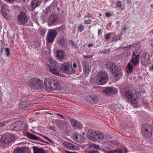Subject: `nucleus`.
I'll return each instance as SVG.
<instances>
[{
    "label": "nucleus",
    "instance_id": "f257e3e1",
    "mask_svg": "<svg viewBox=\"0 0 153 153\" xmlns=\"http://www.w3.org/2000/svg\"><path fill=\"white\" fill-rule=\"evenodd\" d=\"M45 89L47 91L58 90L62 88V86L60 82L57 79L47 78L44 80Z\"/></svg>",
    "mask_w": 153,
    "mask_h": 153
},
{
    "label": "nucleus",
    "instance_id": "f03ea898",
    "mask_svg": "<svg viewBox=\"0 0 153 153\" xmlns=\"http://www.w3.org/2000/svg\"><path fill=\"white\" fill-rule=\"evenodd\" d=\"M87 136L88 138L94 142L102 140L105 136L102 133L99 132H96L91 129L87 130Z\"/></svg>",
    "mask_w": 153,
    "mask_h": 153
},
{
    "label": "nucleus",
    "instance_id": "7ed1b4c3",
    "mask_svg": "<svg viewBox=\"0 0 153 153\" xmlns=\"http://www.w3.org/2000/svg\"><path fill=\"white\" fill-rule=\"evenodd\" d=\"M57 35L56 31L54 30H49L48 33L47 35L46 38L47 41L48 43L47 44V47L44 48L45 51L47 53H50V47L48 45L49 43L53 42Z\"/></svg>",
    "mask_w": 153,
    "mask_h": 153
},
{
    "label": "nucleus",
    "instance_id": "20e7f679",
    "mask_svg": "<svg viewBox=\"0 0 153 153\" xmlns=\"http://www.w3.org/2000/svg\"><path fill=\"white\" fill-rule=\"evenodd\" d=\"M48 67L50 72L58 76L60 71L59 65L58 63L54 61L52 58L50 59Z\"/></svg>",
    "mask_w": 153,
    "mask_h": 153
},
{
    "label": "nucleus",
    "instance_id": "39448f33",
    "mask_svg": "<svg viewBox=\"0 0 153 153\" xmlns=\"http://www.w3.org/2000/svg\"><path fill=\"white\" fill-rule=\"evenodd\" d=\"M141 131L142 136L144 137L149 138L152 135V127L149 124H144L142 127Z\"/></svg>",
    "mask_w": 153,
    "mask_h": 153
},
{
    "label": "nucleus",
    "instance_id": "423d86ee",
    "mask_svg": "<svg viewBox=\"0 0 153 153\" xmlns=\"http://www.w3.org/2000/svg\"><path fill=\"white\" fill-rule=\"evenodd\" d=\"M108 78V74L106 72H101L97 74L95 81L98 85H102L107 82Z\"/></svg>",
    "mask_w": 153,
    "mask_h": 153
},
{
    "label": "nucleus",
    "instance_id": "0eeeda50",
    "mask_svg": "<svg viewBox=\"0 0 153 153\" xmlns=\"http://www.w3.org/2000/svg\"><path fill=\"white\" fill-rule=\"evenodd\" d=\"M139 54L136 56L135 60H134V58H132L131 61L128 64L126 67V72L127 73L129 74L132 71L133 66L139 62Z\"/></svg>",
    "mask_w": 153,
    "mask_h": 153
},
{
    "label": "nucleus",
    "instance_id": "6e6552de",
    "mask_svg": "<svg viewBox=\"0 0 153 153\" xmlns=\"http://www.w3.org/2000/svg\"><path fill=\"white\" fill-rule=\"evenodd\" d=\"M15 137L14 135L12 134L10 135L6 134L3 135L1 138V141L2 143L7 144L13 140Z\"/></svg>",
    "mask_w": 153,
    "mask_h": 153
},
{
    "label": "nucleus",
    "instance_id": "1a4fd4ad",
    "mask_svg": "<svg viewBox=\"0 0 153 153\" xmlns=\"http://www.w3.org/2000/svg\"><path fill=\"white\" fill-rule=\"evenodd\" d=\"M126 97L128 101L132 104H136L137 102V96L133 94L132 92L131 91H127L126 93Z\"/></svg>",
    "mask_w": 153,
    "mask_h": 153
},
{
    "label": "nucleus",
    "instance_id": "9d476101",
    "mask_svg": "<svg viewBox=\"0 0 153 153\" xmlns=\"http://www.w3.org/2000/svg\"><path fill=\"white\" fill-rule=\"evenodd\" d=\"M71 64L69 63H64L61 67L62 70L65 73H74L75 71L72 69Z\"/></svg>",
    "mask_w": 153,
    "mask_h": 153
},
{
    "label": "nucleus",
    "instance_id": "9b49d317",
    "mask_svg": "<svg viewBox=\"0 0 153 153\" xmlns=\"http://www.w3.org/2000/svg\"><path fill=\"white\" fill-rule=\"evenodd\" d=\"M86 100L87 102H90L92 104L98 103L100 100L98 96L95 94L88 96L86 98Z\"/></svg>",
    "mask_w": 153,
    "mask_h": 153
},
{
    "label": "nucleus",
    "instance_id": "f8f14e48",
    "mask_svg": "<svg viewBox=\"0 0 153 153\" xmlns=\"http://www.w3.org/2000/svg\"><path fill=\"white\" fill-rule=\"evenodd\" d=\"M18 19L22 24L24 25L27 22L28 18L25 13L21 12L18 15Z\"/></svg>",
    "mask_w": 153,
    "mask_h": 153
},
{
    "label": "nucleus",
    "instance_id": "ddd939ff",
    "mask_svg": "<svg viewBox=\"0 0 153 153\" xmlns=\"http://www.w3.org/2000/svg\"><path fill=\"white\" fill-rule=\"evenodd\" d=\"M103 92L106 95L109 96L116 93L117 92V90L111 87H108L104 89Z\"/></svg>",
    "mask_w": 153,
    "mask_h": 153
},
{
    "label": "nucleus",
    "instance_id": "4468645a",
    "mask_svg": "<svg viewBox=\"0 0 153 153\" xmlns=\"http://www.w3.org/2000/svg\"><path fill=\"white\" fill-rule=\"evenodd\" d=\"M41 2V0H33L30 2V5L29 9L30 11H33L35 8L38 7Z\"/></svg>",
    "mask_w": 153,
    "mask_h": 153
},
{
    "label": "nucleus",
    "instance_id": "2eb2a0df",
    "mask_svg": "<svg viewBox=\"0 0 153 153\" xmlns=\"http://www.w3.org/2000/svg\"><path fill=\"white\" fill-rule=\"evenodd\" d=\"M21 122H17L13 123L10 126L11 130L14 131H19L21 130Z\"/></svg>",
    "mask_w": 153,
    "mask_h": 153
},
{
    "label": "nucleus",
    "instance_id": "dca6fc26",
    "mask_svg": "<svg viewBox=\"0 0 153 153\" xmlns=\"http://www.w3.org/2000/svg\"><path fill=\"white\" fill-rule=\"evenodd\" d=\"M41 81L39 79L34 78L31 79L30 80L29 85L33 88H35L40 85Z\"/></svg>",
    "mask_w": 153,
    "mask_h": 153
},
{
    "label": "nucleus",
    "instance_id": "f3484780",
    "mask_svg": "<svg viewBox=\"0 0 153 153\" xmlns=\"http://www.w3.org/2000/svg\"><path fill=\"white\" fill-rule=\"evenodd\" d=\"M117 67L116 65L112 62H108L106 63L105 68L107 70L111 72L113 71Z\"/></svg>",
    "mask_w": 153,
    "mask_h": 153
},
{
    "label": "nucleus",
    "instance_id": "a211bd4d",
    "mask_svg": "<svg viewBox=\"0 0 153 153\" xmlns=\"http://www.w3.org/2000/svg\"><path fill=\"white\" fill-rule=\"evenodd\" d=\"M83 71L86 74H88L90 72L91 67L89 64L86 62H82Z\"/></svg>",
    "mask_w": 153,
    "mask_h": 153
},
{
    "label": "nucleus",
    "instance_id": "6ab92c4d",
    "mask_svg": "<svg viewBox=\"0 0 153 153\" xmlns=\"http://www.w3.org/2000/svg\"><path fill=\"white\" fill-rule=\"evenodd\" d=\"M2 13L3 16L6 19H7V16L9 13V10L8 9V6L7 5H4L1 8Z\"/></svg>",
    "mask_w": 153,
    "mask_h": 153
},
{
    "label": "nucleus",
    "instance_id": "aec40b11",
    "mask_svg": "<svg viewBox=\"0 0 153 153\" xmlns=\"http://www.w3.org/2000/svg\"><path fill=\"white\" fill-rule=\"evenodd\" d=\"M70 123L75 129L80 128L81 127V124L74 119H71Z\"/></svg>",
    "mask_w": 153,
    "mask_h": 153
},
{
    "label": "nucleus",
    "instance_id": "412c9836",
    "mask_svg": "<svg viewBox=\"0 0 153 153\" xmlns=\"http://www.w3.org/2000/svg\"><path fill=\"white\" fill-rule=\"evenodd\" d=\"M63 144L65 147L69 149L74 150L76 147V146L68 142L65 141L64 142Z\"/></svg>",
    "mask_w": 153,
    "mask_h": 153
},
{
    "label": "nucleus",
    "instance_id": "4be33fe9",
    "mask_svg": "<svg viewBox=\"0 0 153 153\" xmlns=\"http://www.w3.org/2000/svg\"><path fill=\"white\" fill-rule=\"evenodd\" d=\"M30 46L32 48L38 50L40 46V44L37 41H33L30 42Z\"/></svg>",
    "mask_w": 153,
    "mask_h": 153
},
{
    "label": "nucleus",
    "instance_id": "5701e85b",
    "mask_svg": "<svg viewBox=\"0 0 153 153\" xmlns=\"http://www.w3.org/2000/svg\"><path fill=\"white\" fill-rule=\"evenodd\" d=\"M58 42L59 44L62 45L63 47L65 48L67 46V39L64 37L61 38L59 40Z\"/></svg>",
    "mask_w": 153,
    "mask_h": 153
},
{
    "label": "nucleus",
    "instance_id": "b1692460",
    "mask_svg": "<svg viewBox=\"0 0 153 153\" xmlns=\"http://www.w3.org/2000/svg\"><path fill=\"white\" fill-rule=\"evenodd\" d=\"M57 17L55 16H51L48 20V25L51 26L56 22Z\"/></svg>",
    "mask_w": 153,
    "mask_h": 153
},
{
    "label": "nucleus",
    "instance_id": "393cba45",
    "mask_svg": "<svg viewBox=\"0 0 153 153\" xmlns=\"http://www.w3.org/2000/svg\"><path fill=\"white\" fill-rule=\"evenodd\" d=\"M33 153H45V150L40 148L37 146H33L32 147Z\"/></svg>",
    "mask_w": 153,
    "mask_h": 153
},
{
    "label": "nucleus",
    "instance_id": "a878e982",
    "mask_svg": "<svg viewBox=\"0 0 153 153\" xmlns=\"http://www.w3.org/2000/svg\"><path fill=\"white\" fill-rule=\"evenodd\" d=\"M121 70L119 69L117 67L116 68V69H114V71L111 72L116 78H117L118 77V76L121 74Z\"/></svg>",
    "mask_w": 153,
    "mask_h": 153
},
{
    "label": "nucleus",
    "instance_id": "bb28decb",
    "mask_svg": "<svg viewBox=\"0 0 153 153\" xmlns=\"http://www.w3.org/2000/svg\"><path fill=\"white\" fill-rule=\"evenodd\" d=\"M26 136L29 138L33 140H39L40 139V138L39 137L30 133H27Z\"/></svg>",
    "mask_w": 153,
    "mask_h": 153
},
{
    "label": "nucleus",
    "instance_id": "cd10ccee",
    "mask_svg": "<svg viewBox=\"0 0 153 153\" xmlns=\"http://www.w3.org/2000/svg\"><path fill=\"white\" fill-rule=\"evenodd\" d=\"M26 149L25 148L23 147L18 148L15 150V153H25Z\"/></svg>",
    "mask_w": 153,
    "mask_h": 153
},
{
    "label": "nucleus",
    "instance_id": "c85d7f7f",
    "mask_svg": "<svg viewBox=\"0 0 153 153\" xmlns=\"http://www.w3.org/2000/svg\"><path fill=\"white\" fill-rule=\"evenodd\" d=\"M127 152V150L126 149L125 153ZM106 153H124L123 151L120 149L113 150L111 151H108Z\"/></svg>",
    "mask_w": 153,
    "mask_h": 153
},
{
    "label": "nucleus",
    "instance_id": "c756f323",
    "mask_svg": "<svg viewBox=\"0 0 153 153\" xmlns=\"http://www.w3.org/2000/svg\"><path fill=\"white\" fill-rule=\"evenodd\" d=\"M64 54L63 51L61 50H59L56 52V57L59 59H62L64 56Z\"/></svg>",
    "mask_w": 153,
    "mask_h": 153
},
{
    "label": "nucleus",
    "instance_id": "7c9ffc66",
    "mask_svg": "<svg viewBox=\"0 0 153 153\" xmlns=\"http://www.w3.org/2000/svg\"><path fill=\"white\" fill-rule=\"evenodd\" d=\"M137 45V44L136 43H133L131 45H129L128 46H127L126 47H124L125 48H127L128 49H131L133 48Z\"/></svg>",
    "mask_w": 153,
    "mask_h": 153
},
{
    "label": "nucleus",
    "instance_id": "2f4dec72",
    "mask_svg": "<svg viewBox=\"0 0 153 153\" xmlns=\"http://www.w3.org/2000/svg\"><path fill=\"white\" fill-rule=\"evenodd\" d=\"M116 6L117 7L121 9H122L123 8L121 5V1H118L116 3Z\"/></svg>",
    "mask_w": 153,
    "mask_h": 153
},
{
    "label": "nucleus",
    "instance_id": "473e14b6",
    "mask_svg": "<svg viewBox=\"0 0 153 153\" xmlns=\"http://www.w3.org/2000/svg\"><path fill=\"white\" fill-rule=\"evenodd\" d=\"M90 146L91 147H93L94 149H95L96 150H100V147L97 145L96 144H91Z\"/></svg>",
    "mask_w": 153,
    "mask_h": 153
},
{
    "label": "nucleus",
    "instance_id": "72a5a7b5",
    "mask_svg": "<svg viewBox=\"0 0 153 153\" xmlns=\"http://www.w3.org/2000/svg\"><path fill=\"white\" fill-rule=\"evenodd\" d=\"M41 136L44 138L46 139V140L50 142L51 143H53V142L52 141V140H51L50 138H49L48 137L45 136L43 134H41Z\"/></svg>",
    "mask_w": 153,
    "mask_h": 153
},
{
    "label": "nucleus",
    "instance_id": "f704fd0d",
    "mask_svg": "<svg viewBox=\"0 0 153 153\" xmlns=\"http://www.w3.org/2000/svg\"><path fill=\"white\" fill-rule=\"evenodd\" d=\"M84 29V26L82 25H79V26L78 30L79 32H81Z\"/></svg>",
    "mask_w": 153,
    "mask_h": 153
},
{
    "label": "nucleus",
    "instance_id": "c9c22d12",
    "mask_svg": "<svg viewBox=\"0 0 153 153\" xmlns=\"http://www.w3.org/2000/svg\"><path fill=\"white\" fill-rule=\"evenodd\" d=\"M40 33H41V34L42 35L44 34L46 32V30L45 28H41L40 29Z\"/></svg>",
    "mask_w": 153,
    "mask_h": 153
},
{
    "label": "nucleus",
    "instance_id": "e433bc0d",
    "mask_svg": "<svg viewBox=\"0 0 153 153\" xmlns=\"http://www.w3.org/2000/svg\"><path fill=\"white\" fill-rule=\"evenodd\" d=\"M5 51L6 53V55L8 57L10 54V50L8 48H6L5 49Z\"/></svg>",
    "mask_w": 153,
    "mask_h": 153
},
{
    "label": "nucleus",
    "instance_id": "4c0bfd02",
    "mask_svg": "<svg viewBox=\"0 0 153 153\" xmlns=\"http://www.w3.org/2000/svg\"><path fill=\"white\" fill-rule=\"evenodd\" d=\"M111 35V33H109L106 34L105 36V39L107 41L109 39Z\"/></svg>",
    "mask_w": 153,
    "mask_h": 153
},
{
    "label": "nucleus",
    "instance_id": "58836bf2",
    "mask_svg": "<svg viewBox=\"0 0 153 153\" xmlns=\"http://www.w3.org/2000/svg\"><path fill=\"white\" fill-rule=\"evenodd\" d=\"M21 124H22L21 125V127H22L21 128V130H22V129H24L26 127V125L24 123H22L21 122Z\"/></svg>",
    "mask_w": 153,
    "mask_h": 153
},
{
    "label": "nucleus",
    "instance_id": "ea45409f",
    "mask_svg": "<svg viewBox=\"0 0 153 153\" xmlns=\"http://www.w3.org/2000/svg\"><path fill=\"white\" fill-rule=\"evenodd\" d=\"M5 122H0V128L4 127L5 126Z\"/></svg>",
    "mask_w": 153,
    "mask_h": 153
},
{
    "label": "nucleus",
    "instance_id": "a19ab883",
    "mask_svg": "<svg viewBox=\"0 0 153 153\" xmlns=\"http://www.w3.org/2000/svg\"><path fill=\"white\" fill-rule=\"evenodd\" d=\"M120 39V38L119 36H115L114 37L113 39V40L114 41H117L118 40V39Z\"/></svg>",
    "mask_w": 153,
    "mask_h": 153
},
{
    "label": "nucleus",
    "instance_id": "79ce46f5",
    "mask_svg": "<svg viewBox=\"0 0 153 153\" xmlns=\"http://www.w3.org/2000/svg\"><path fill=\"white\" fill-rule=\"evenodd\" d=\"M88 153H99V152L95 150L90 151L88 152Z\"/></svg>",
    "mask_w": 153,
    "mask_h": 153
},
{
    "label": "nucleus",
    "instance_id": "37998d69",
    "mask_svg": "<svg viewBox=\"0 0 153 153\" xmlns=\"http://www.w3.org/2000/svg\"><path fill=\"white\" fill-rule=\"evenodd\" d=\"M74 139L76 141L78 139V135L77 133H75L74 134Z\"/></svg>",
    "mask_w": 153,
    "mask_h": 153
},
{
    "label": "nucleus",
    "instance_id": "c03bdc74",
    "mask_svg": "<svg viewBox=\"0 0 153 153\" xmlns=\"http://www.w3.org/2000/svg\"><path fill=\"white\" fill-rule=\"evenodd\" d=\"M93 55H86L84 56V57L85 58H90L92 57Z\"/></svg>",
    "mask_w": 153,
    "mask_h": 153
},
{
    "label": "nucleus",
    "instance_id": "a18cd8bd",
    "mask_svg": "<svg viewBox=\"0 0 153 153\" xmlns=\"http://www.w3.org/2000/svg\"><path fill=\"white\" fill-rule=\"evenodd\" d=\"M137 55H136L135 52L134 51L133 53V54L132 55V58H134V60H135V57H136V56H137Z\"/></svg>",
    "mask_w": 153,
    "mask_h": 153
},
{
    "label": "nucleus",
    "instance_id": "49530a36",
    "mask_svg": "<svg viewBox=\"0 0 153 153\" xmlns=\"http://www.w3.org/2000/svg\"><path fill=\"white\" fill-rule=\"evenodd\" d=\"M110 51L109 49L104 50L102 52L103 53H105L108 52Z\"/></svg>",
    "mask_w": 153,
    "mask_h": 153
},
{
    "label": "nucleus",
    "instance_id": "de8ad7c7",
    "mask_svg": "<svg viewBox=\"0 0 153 153\" xmlns=\"http://www.w3.org/2000/svg\"><path fill=\"white\" fill-rule=\"evenodd\" d=\"M105 15L107 17H109L111 16V14L110 13L106 12L105 13Z\"/></svg>",
    "mask_w": 153,
    "mask_h": 153
},
{
    "label": "nucleus",
    "instance_id": "09e8293b",
    "mask_svg": "<svg viewBox=\"0 0 153 153\" xmlns=\"http://www.w3.org/2000/svg\"><path fill=\"white\" fill-rule=\"evenodd\" d=\"M90 19H88L85 21V23L86 24H89L90 23Z\"/></svg>",
    "mask_w": 153,
    "mask_h": 153
},
{
    "label": "nucleus",
    "instance_id": "8fccbe9b",
    "mask_svg": "<svg viewBox=\"0 0 153 153\" xmlns=\"http://www.w3.org/2000/svg\"><path fill=\"white\" fill-rule=\"evenodd\" d=\"M16 0H5V1L9 2H13L15 1Z\"/></svg>",
    "mask_w": 153,
    "mask_h": 153
},
{
    "label": "nucleus",
    "instance_id": "3c124183",
    "mask_svg": "<svg viewBox=\"0 0 153 153\" xmlns=\"http://www.w3.org/2000/svg\"><path fill=\"white\" fill-rule=\"evenodd\" d=\"M70 43L71 45L73 46V47H74L75 46V44L73 43V42L71 41H70Z\"/></svg>",
    "mask_w": 153,
    "mask_h": 153
},
{
    "label": "nucleus",
    "instance_id": "603ef678",
    "mask_svg": "<svg viewBox=\"0 0 153 153\" xmlns=\"http://www.w3.org/2000/svg\"><path fill=\"white\" fill-rule=\"evenodd\" d=\"M149 69L150 71H153V64L151 66L149 67Z\"/></svg>",
    "mask_w": 153,
    "mask_h": 153
},
{
    "label": "nucleus",
    "instance_id": "864d4df0",
    "mask_svg": "<svg viewBox=\"0 0 153 153\" xmlns=\"http://www.w3.org/2000/svg\"><path fill=\"white\" fill-rule=\"evenodd\" d=\"M49 128L50 129H51L52 130H53V131H55V128L53 127H50Z\"/></svg>",
    "mask_w": 153,
    "mask_h": 153
},
{
    "label": "nucleus",
    "instance_id": "5fc2aeb1",
    "mask_svg": "<svg viewBox=\"0 0 153 153\" xmlns=\"http://www.w3.org/2000/svg\"><path fill=\"white\" fill-rule=\"evenodd\" d=\"M111 143L114 145H115L117 144V142H116L114 141H113L111 142Z\"/></svg>",
    "mask_w": 153,
    "mask_h": 153
},
{
    "label": "nucleus",
    "instance_id": "6e6d98bb",
    "mask_svg": "<svg viewBox=\"0 0 153 153\" xmlns=\"http://www.w3.org/2000/svg\"><path fill=\"white\" fill-rule=\"evenodd\" d=\"M57 114L59 115V116H60V117H62V118H65V117L62 116V115L61 114Z\"/></svg>",
    "mask_w": 153,
    "mask_h": 153
},
{
    "label": "nucleus",
    "instance_id": "4d7b16f0",
    "mask_svg": "<svg viewBox=\"0 0 153 153\" xmlns=\"http://www.w3.org/2000/svg\"><path fill=\"white\" fill-rule=\"evenodd\" d=\"M73 66L74 68H75L76 67V65L75 63H74L73 64Z\"/></svg>",
    "mask_w": 153,
    "mask_h": 153
},
{
    "label": "nucleus",
    "instance_id": "13d9d810",
    "mask_svg": "<svg viewBox=\"0 0 153 153\" xmlns=\"http://www.w3.org/2000/svg\"><path fill=\"white\" fill-rule=\"evenodd\" d=\"M65 152L66 153H76L74 152H70L67 151H65Z\"/></svg>",
    "mask_w": 153,
    "mask_h": 153
},
{
    "label": "nucleus",
    "instance_id": "bf43d9fd",
    "mask_svg": "<svg viewBox=\"0 0 153 153\" xmlns=\"http://www.w3.org/2000/svg\"><path fill=\"white\" fill-rule=\"evenodd\" d=\"M127 28L125 26L123 28H122V29L124 31H125L126 30Z\"/></svg>",
    "mask_w": 153,
    "mask_h": 153
},
{
    "label": "nucleus",
    "instance_id": "052dcab7",
    "mask_svg": "<svg viewBox=\"0 0 153 153\" xmlns=\"http://www.w3.org/2000/svg\"><path fill=\"white\" fill-rule=\"evenodd\" d=\"M49 9H48V8H47L46 9V14H47L49 12Z\"/></svg>",
    "mask_w": 153,
    "mask_h": 153
},
{
    "label": "nucleus",
    "instance_id": "680f3d73",
    "mask_svg": "<svg viewBox=\"0 0 153 153\" xmlns=\"http://www.w3.org/2000/svg\"><path fill=\"white\" fill-rule=\"evenodd\" d=\"M92 16V15L90 13H88V15H87V16L88 17H91Z\"/></svg>",
    "mask_w": 153,
    "mask_h": 153
},
{
    "label": "nucleus",
    "instance_id": "e2e57ef3",
    "mask_svg": "<svg viewBox=\"0 0 153 153\" xmlns=\"http://www.w3.org/2000/svg\"><path fill=\"white\" fill-rule=\"evenodd\" d=\"M101 31V29H99L98 30V35H99H99H100V33Z\"/></svg>",
    "mask_w": 153,
    "mask_h": 153
},
{
    "label": "nucleus",
    "instance_id": "0e129e2a",
    "mask_svg": "<svg viewBox=\"0 0 153 153\" xmlns=\"http://www.w3.org/2000/svg\"><path fill=\"white\" fill-rule=\"evenodd\" d=\"M92 46H93V44H89L88 45V47H92Z\"/></svg>",
    "mask_w": 153,
    "mask_h": 153
},
{
    "label": "nucleus",
    "instance_id": "69168bd1",
    "mask_svg": "<svg viewBox=\"0 0 153 153\" xmlns=\"http://www.w3.org/2000/svg\"><path fill=\"white\" fill-rule=\"evenodd\" d=\"M150 33H152L153 34V29H152L150 31Z\"/></svg>",
    "mask_w": 153,
    "mask_h": 153
},
{
    "label": "nucleus",
    "instance_id": "338daca9",
    "mask_svg": "<svg viewBox=\"0 0 153 153\" xmlns=\"http://www.w3.org/2000/svg\"><path fill=\"white\" fill-rule=\"evenodd\" d=\"M57 10H58V11H59V10L60 9H59V7H58L57 8Z\"/></svg>",
    "mask_w": 153,
    "mask_h": 153
},
{
    "label": "nucleus",
    "instance_id": "774afa93",
    "mask_svg": "<svg viewBox=\"0 0 153 153\" xmlns=\"http://www.w3.org/2000/svg\"><path fill=\"white\" fill-rule=\"evenodd\" d=\"M151 7H153V5H151Z\"/></svg>",
    "mask_w": 153,
    "mask_h": 153
}]
</instances>
